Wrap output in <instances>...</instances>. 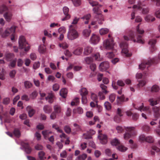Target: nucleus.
I'll use <instances>...</instances> for the list:
<instances>
[{
	"label": "nucleus",
	"instance_id": "obj_10",
	"mask_svg": "<svg viewBox=\"0 0 160 160\" xmlns=\"http://www.w3.org/2000/svg\"><path fill=\"white\" fill-rule=\"evenodd\" d=\"M80 92V94L82 96V103L83 104H85L87 102V99L86 96L88 94V91L86 88H82L81 89Z\"/></svg>",
	"mask_w": 160,
	"mask_h": 160
},
{
	"label": "nucleus",
	"instance_id": "obj_7",
	"mask_svg": "<svg viewBox=\"0 0 160 160\" xmlns=\"http://www.w3.org/2000/svg\"><path fill=\"white\" fill-rule=\"evenodd\" d=\"M114 45V43L112 39H107L103 42V46L107 50L112 49Z\"/></svg>",
	"mask_w": 160,
	"mask_h": 160
},
{
	"label": "nucleus",
	"instance_id": "obj_36",
	"mask_svg": "<svg viewBox=\"0 0 160 160\" xmlns=\"http://www.w3.org/2000/svg\"><path fill=\"white\" fill-rule=\"evenodd\" d=\"M25 151L27 153H29L31 151V148L28 146L27 143H25L24 145Z\"/></svg>",
	"mask_w": 160,
	"mask_h": 160
},
{
	"label": "nucleus",
	"instance_id": "obj_23",
	"mask_svg": "<svg viewBox=\"0 0 160 160\" xmlns=\"http://www.w3.org/2000/svg\"><path fill=\"white\" fill-rule=\"evenodd\" d=\"M68 93V90L65 88L61 89L60 91V95L63 98H65Z\"/></svg>",
	"mask_w": 160,
	"mask_h": 160
},
{
	"label": "nucleus",
	"instance_id": "obj_33",
	"mask_svg": "<svg viewBox=\"0 0 160 160\" xmlns=\"http://www.w3.org/2000/svg\"><path fill=\"white\" fill-rule=\"evenodd\" d=\"M14 55L13 53H8L6 55V59L8 61H11L14 57Z\"/></svg>",
	"mask_w": 160,
	"mask_h": 160
},
{
	"label": "nucleus",
	"instance_id": "obj_12",
	"mask_svg": "<svg viewBox=\"0 0 160 160\" xmlns=\"http://www.w3.org/2000/svg\"><path fill=\"white\" fill-rule=\"evenodd\" d=\"M153 62L152 60L151 59L149 60L148 61H144L139 65V69L143 70L146 67V65H148V66L147 67L148 68Z\"/></svg>",
	"mask_w": 160,
	"mask_h": 160
},
{
	"label": "nucleus",
	"instance_id": "obj_38",
	"mask_svg": "<svg viewBox=\"0 0 160 160\" xmlns=\"http://www.w3.org/2000/svg\"><path fill=\"white\" fill-rule=\"evenodd\" d=\"M117 149L119 151L122 152H124L128 149L127 148L123 145H121L117 147Z\"/></svg>",
	"mask_w": 160,
	"mask_h": 160
},
{
	"label": "nucleus",
	"instance_id": "obj_31",
	"mask_svg": "<svg viewBox=\"0 0 160 160\" xmlns=\"http://www.w3.org/2000/svg\"><path fill=\"white\" fill-rule=\"evenodd\" d=\"M160 151V149L159 148H157V147L154 146L152 147V150L151 151V154L154 155L155 154V152H158Z\"/></svg>",
	"mask_w": 160,
	"mask_h": 160
},
{
	"label": "nucleus",
	"instance_id": "obj_1",
	"mask_svg": "<svg viewBox=\"0 0 160 160\" xmlns=\"http://www.w3.org/2000/svg\"><path fill=\"white\" fill-rule=\"evenodd\" d=\"M143 4L141 2H138L137 5H135L133 7L134 10L131 13L132 19H133L135 18V12H138L140 13L145 14L147 13L148 10V9L143 8Z\"/></svg>",
	"mask_w": 160,
	"mask_h": 160
},
{
	"label": "nucleus",
	"instance_id": "obj_14",
	"mask_svg": "<svg viewBox=\"0 0 160 160\" xmlns=\"http://www.w3.org/2000/svg\"><path fill=\"white\" fill-rule=\"evenodd\" d=\"M69 8L67 7H64L63 8V12L65 17L62 19V21H65L69 19L70 18V16L68 14Z\"/></svg>",
	"mask_w": 160,
	"mask_h": 160
},
{
	"label": "nucleus",
	"instance_id": "obj_42",
	"mask_svg": "<svg viewBox=\"0 0 160 160\" xmlns=\"http://www.w3.org/2000/svg\"><path fill=\"white\" fill-rule=\"evenodd\" d=\"M84 60L87 64H90L93 61L92 57H86L84 58Z\"/></svg>",
	"mask_w": 160,
	"mask_h": 160
},
{
	"label": "nucleus",
	"instance_id": "obj_16",
	"mask_svg": "<svg viewBox=\"0 0 160 160\" xmlns=\"http://www.w3.org/2000/svg\"><path fill=\"white\" fill-rule=\"evenodd\" d=\"M98 138L102 144H104L107 143V136L105 134H100L98 136Z\"/></svg>",
	"mask_w": 160,
	"mask_h": 160
},
{
	"label": "nucleus",
	"instance_id": "obj_60",
	"mask_svg": "<svg viewBox=\"0 0 160 160\" xmlns=\"http://www.w3.org/2000/svg\"><path fill=\"white\" fill-rule=\"evenodd\" d=\"M59 88V86L57 83L54 84L52 86V89L53 91H58Z\"/></svg>",
	"mask_w": 160,
	"mask_h": 160
},
{
	"label": "nucleus",
	"instance_id": "obj_54",
	"mask_svg": "<svg viewBox=\"0 0 160 160\" xmlns=\"http://www.w3.org/2000/svg\"><path fill=\"white\" fill-rule=\"evenodd\" d=\"M109 99L110 101L112 102L115 100L116 98V95L114 93H112L111 94L109 97Z\"/></svg>",
	"mask_w": 160,
	"mask_h": 160
},
{
	"label": "nucleus",
	"instance_id": "obj_46",
	"mask_svg": "<svg viewBox=\"0 0 160 160\" xmlns=\"http://www.w3.org/2000/svg\"><path fill=\"white\" fill-rule=\"evenodd\" d=\"M147 81L146 80H142L139 81V83L138 84V85L139 87H143L145 86L146 84L147 83Z\"/></svg>",
	"mask_w": 160,
	"mask_h": 160
},
{
	"label": "nucleus",
	"instance_id": "obj_52",
	"mask_svg": "<svg viewBox=\"0 0 160 160\" xmlns=\"http://www.w3.org/2000/svg\"><path fill=\"white\" fill-rule=\"evenodd\" d=\"M125 129L122 127L121 126H118L116 127V129L118 133H121Z\"/></svg>",
	"mask_w": 160,
	"mask_h": 160
},
{
	"label": "nucleus",
	"instance_id": "obj_48",
	"mask_svg": "<svg viewBox=\"0 0 160 160\" xmlns=\"http://www.w3.org/2000/svg\"><path fill=\"white\" fill-rule=\"evenodd\" d=\"M79 102V98H76L73 99L71 102L72 106H74L78 104Z\"/></svg>",
	"mask_w": 160,
	"mask_h": 160
},
{
	"label": "nucleus",
	"instance_id": "obj_59",
	"mask_svg": "<svg viewBox=\"0 0 160 160\" xmlns=\"http://www.w3.org/2000/svg\"><path fill=\"white\" fill-rule=\"evenodd\" d=\"M153 138L151 136H148L146 137V141L151 143L153 142Z\"/></svg>",
	"mask_w": 160,
	"mask_h": 160
},
{
	"label": "nucleus",
	"instance_id": "obj_62",
	"mask_svg": "<svg viewBox=\"0 0 160 160\" xmlns=\"http://www.w3.org/2000/svg\"><path fill=\"white\" fill-rule=\"evenodd\" d=\"M152 110L154 113H158L160 111V107H158L157 106L153 107L152 108Z\"/></svg>",
	"mask_w": 160,
	"mask_h": 160
},
{
	"label": "nucleus",
	"instance_id": "obj_37",
	"mask_svg": "<svg viewBox=\"0 0 160 160\" xmlns=\"http://www.w3.org/2000/svg\"><path fill=\"white\" fill-rule=\"evenodd\" d=\"M111 143L112 145L116 146L120 144V141L117 138H115L111 141Z\"/></svg>",
	"mask_w": 160,
	"mask_h": 160
},
{
	"label": "nucleus",
	"instance_id": "obj_15",
	"mask_svg": "<svg viewBox=\"0 0 160 160\" xmlns=\"http://www.w3.org/2000/svg\"><path fill=\"white\" fill-rule=\"evenodd\" d=\"M135 108L136 109L140 111L141 112L142 111H148L149 112H150V107L149 106H144L143 103H142L141 105L138 108L135 107Z\"/></svg>",
	"mask_w": 160,
	"mask_h": 160
},
{
	"label": "nucleus",
	"instance_id": "obj_57",
	"mask_svg": "<svg viewBox=\"0 0 160 160\" xmlns=\"http://www.w3.org/2000/svg\"><path fill=\"white\" fill-rule=\"evenodd\" d=\"M4 69L2 68L1 72H0V79L3 80L5 79V77L4 74Z\"/></svg>",
	"mask_w": 160,
	"mask_h": 160
},
{
	"label": "nucleus",
	"instance_id": "obj_49",
	"mask_svg": "<svg viewBox=\"0 0 160 160\" xmlns=\"http://www.w3.org/2000/svg\"><path fill=\"white\" fill-rule=\"evenodd\" d=\"M87 157V155L85 153H84L81 155L78 156L76 159L77 160H85Z\"/></svg>",
	"mask_w": 160,
	"mask_h": 160
},
{
	"label": "nucleus",
	"instance_id": "obj_64",
	"mask_svg": "<svg viewBox=\"0 0 160 160\" xmlns=\"http://www.w3.org/2000/svg\"><path fill=\"white\" fill-rule=\"evenodd\" d=\"M10 102V99L8 98H6L3 100V103L5 105L8 104Z\"/></svg>",
	"mask_w": 160,
	"mask_h": 160
},
{
	"label": "nucleus",
	"instance_id": "obj_25",
	"mask_svg": "<svg viewBox=\"0 0 160 160\" xmlns=\"http://www.w3.org/2000/svg\"><path fill=\"white\" fill-rule=\"evenodd\" d=\"M93 59L97 61H101L102 60V58L100 57L99 53H97L93 54L92 56Z\"/></svg>",
	"mask_w": 160,
	"mask_h": 160
},
{
	"label": "nucleus",
	"instance_id": "obj_19",
	"mask_svg": "<svg viewBox=\"0 0 160 160\" xmlns=\"http://www.w3.org/2000/svg\"><path fill=\"white\" fill-rule=\"evenodd\" d=\"M12 16V13L11 12H7L3 14V17L8 22H9Z\"/></svg>",
	"mask_w": 160,
	"mask_h": 160
},
{
	"label": "nucleus",
	"instance_id": "obj_30",
	"mask_svg": "<svg viewBox=\"0 0 160 160\" xmlns=\"http://www.w3.org/2000/svg\"><path fill=\"white\" fill-rule=\"evenodd\" d=\"M91 17V15L90 14H88L86 15H84L83 17L82 18L83 19V20H86L84 22V23L86 24H87L88 22V21Z\"/></svg>",
	"mask_w": 160,
	"mask_h": 160
},
{
	"label": "nucleus",
	"instance_id": "obj_63",
	"mask_svg": "<svg viewBox=\"0 0 160 160\" xmlns=\"http://www.w3.org/2000/svg\"><path fill=\"white\" fill-rule=\"evenodd\" d=\"M106 56L109 58H112L114 56V54L112 52H107L106 54Z\"/></svg>",
	"mask_w": 160,
	"mask_h": 160
},
{
	"label": "nucleus",
	"instance_id": "obj_35",
	"mask_svg": "<svg viewBox=\"0 0 160 160\" xmlns=\"http://www.w3.org/2000/svg\"><path fill=\"white\" fill-rule=\"evenodd\" d=\"M8 10V8L4 5H0V14H2L4 11Z\"/></svg>",
	"mask_w": 160,
	"mask_h": 160
},
{
	"label": "nucleus",
	"instance_id": "obj_34",
	"mask_svg": "<svg viewBox=\"0 0 160 160\" xmlns=\"http://www.w3.org/2000/svg\"><path fill=\"white\" fill-rule=\"evenodd\" d=\"M109 30L107 28H102L99 30V33L101 35H104L108 32Z\"/></svg>",
	"mask_w": 160,
	"mask_h": 160
},
{
	"label": "nucleus",
	"instance_id": "obj_26",
	"mask_svg": "<svg viewBox=\"0 0 160 160\" xmlns=\"http://www.w3.org/2000/svg\"><path fill=\"white\" fill-rule=\"evenodd\" d=\"M27 110H28V114L29 116L31 117L35 112V111L31 108V107L30 106H28L26 108Z\"/></svg>",
	"mask_w": 160,
	"mask_h": 160
},
{
	"label": "nucleus",
	"instance_id": "obj_2",
	"mask_svg": "<svg viewBox=\"0 0 160 160\" xmlns=\"http://www.w3.org/2000/svg\"><path fill=\"white\" fill-rule=\"evenodd\" d=\"M125 129L126 131L123 134V138L125 140H128L136 134V132L134 127H125Z\"/></svg>",
	"mask_w": 160,
	"mask_h": 160
},
{
	"label": "nucleus",
	"instance_id": "obj_20",
	"mask_svg": "<svg viewBox=\"0 0 160 160\" xmlns=\"http://www.w3.org/2000/svg\"><path fill=\"white\" fill-rule=\"evenodd\" d=\"M52 110V108L51 106L46 105L43 106V110L45 113L49 114L51 112Z\"/></svg>",
	"mask_w": 160,
	"mask_h": 160
},
{
	"label": "nucleus",
	"instance_id": "obj_56",
	"mask_svg": "<svg viewBox=\"0 0 160 160\" xmlns=\"http://www.w3.org/2000/svg\"><path fill=\"white\" fill-rule=\"evenodd\" d=\"M59 46L60 48H62L63 49H65L68 47V45L66 42H63L62 43L59 44Z\"/></svg>",
	"mask_w": 160,
	"mask_h": 160
},
{
	"label": "nucleus",
	"instance_id": "obj_29",
	"mask_svg": "<svg viewBox=\"0 0 160 160\" xmlns=\"http://www.w3.org/2000/svg\"><path fill=\"white\" fill-rule=\"evenodd\" d=\"M160 89L159 87L157 85H154L151 88V91L152 92H158Z\"/></svg>",
	"mask_w": 160,
	"mask_h": 160
},
{
	"label": "nucleus",
	"instance_id": "obj_4",
	"mask_svg": "<svg viewBox=\"0 0 160 160\" xmlns=\"http://www.w3.org/2000/svg\"><path fill=\"white\" fill-rule=\"evenodd\" d=\"M67 38L71 40H74L78 36V34L77 31L74 29L72 28V25H70L69 27Z\"/></svg>",
	"mask_w": 160,
	"mask_h": 160
},
{
	"label": "nucleus",
	"instance_id": "obj_44",
	"mask_svg": "<svg viewBox=\"0 0 160 160\" xmlns=\"http://www.w3.org/2000/svg\"><path fill=\"white\" fill-rule=\"evenodd\" d=\"M51 133V132L48 130H45L42 132V133L43 135L44 138L46 139L48 137L49 134Z\"/></svg>",
	"mask_w": 160,
	"mask_h": 160
},
{
	"label": "nucleus",
	"instance_id": "obj_13",
	"mask_svg": "<svg viewBox=\"0 0 160 160\" xmlns=\"http://www.w3.org/2000/svg\"><path fill=\"white\" fill-rule=\"evenodd\" d=\"M100 40L99 37L96 34H93L91 37L90 42L91 43L95 45L98 43Z\"/></svg>",
	"mask_w": 160,
	"mask_h": 160
},
{
	"label": "nucleus",
	"instance_id": "obj_27",
	"mask_svg": "<svg viewBox=\"0 0 160 160\" xmlns=\"http://www.w3.org/2000/svg\"><path fill=\"white\" fill-rule=\"evenodd\" d=\"M156 42V41L153 39L150 40L148 42V44L150 46V48H152V51L155 49V45Z\"/></svg>",
	"mask_w": 160,
	"mask_h": 160
},
{
	"label": "nucleus",
	"instance_id": "obj_39",
	"mask_svg": "<svg viewBox=\"0 0 160 160\" xmlns=\"http://www.w3.org/2000/svg\"><path fill=\"white\" fill-rule=\"evenodd\" d=\"M45 155V153L43 151H42L39 152L38 155L40 160H44L46 158Z\"/></svg>",
	"mask_w": 160,
	"mask_h": 160
},
{
	"label": "nucleus",
	"instance_id": "obj_6",
	"mask_svg": "<svg viewBox=\"0 0 160 160\" xmlns=\"http://www.w3.org/2000/svg\"><path fill=\"white\" fill-rule=\"evenodd\" d=\"M120 48H122V54L126 57H130L132 55L131 52L128 49V44L126 42H122L120 44Z\"/></svg>",
	"mask_w": 160,
	"mask_h": 160
},
{
	"label": "nucleus",
	"instance_id": "obj_40",
	"mask_svg": "<svg viewBox=\"0 0 160 160\" xmlns=\"http://www.w3.org/2000/svg\"><path fill=\"white\" fill-rule=\"evenodd\" d=\"M46 47L44 45H41L38 48V51L40 53H43L46 51Z\"/></svg>",
	"mask_w": 160,
	"mask_h": 160
},
{
	"label": "nucleus",
	"instance_id": "obj_5",
	"mask_svg": "<svg viewBox=\"0 0 160 160\" xmlns=\"http://www.w3.org/2000/svg\"><path fill=\"white\" fill-rule=\"evenodd\" d=\"M15 27L13 26H12L10 28H7L2 33V36L3 37H5L6 36H8L10 34H12L11 39L12 41H14L15 39V36L14 33L15 31Z\"/></svg>",
	"mask_w": 160,
	"mask_h": 160
},
{
	"label": "nucleus",
	"instance_id": "obj_17",
	"mask_svg": "<svg viewBox=\"0 0 160 160\" xmlns=\"http://www.w3.org/2000/svg\"><path fill=\"white\" fill-rule=\"evenodd\" d=\"M93 51V48L90 46H87L84 48L83 54L85 55H88L91 53Z\"/></svg>",
	"mask_w": 160,
	"mask_h": 160
},
{
	"label": "nucleus",
	"instance_id": "obj_43",
	"mask_svg": "<svg viewBox=\"0 0 160 160\" xmlns=\"http://www.w3.org/2000/svg\"><path fill=\"white\" fill-rule=\"evenodd\" d=\"M25 87L27 88H29L32 87V84L30 82L26 81L24 82Z\"/></svg>",
	"mask_w": 160,
	"mask_h": 160
},
{
	"label": "nucleus",
	"instance_id": "obj_8",
	"mask_svg": "<svg viewBox=\"0 0 160 160\" xmlns=\"http://www.w3.org/2000/svg\"><path fill=\"white\" fill-rule=\"evenodd\" d=\"M134 35L132 34L130 35L129 36H124V38L126 40H130L133 41L134 42H137L141 44H143L144 41L141 38L142 36L141 35H138L137 38V40L133 39Z\"/></svg>",
	"mask_w": 160,
	"mask_h": 160
},
{
	"label": "nucleus",
	"instance_id": "obj_51",
	"mask_svg": "<svg viewBox=\"0 0 160 160\" xmlns=\"http://www.w3.org/2000/svg\"><path fill=\"white\" fill-rule=\"evenodd\" d=\"M66 32V29L65 27H61L58 29V32L60 34H64Z\"/></svg>",
	"mask_w": 160,
	"mask_h": 160
},
{
	"label": "nucleus",
	"instance_id": "obj_11",
	"mask_svg": "<svg viewBox=\"0 0 160 160\" xmlns=\"http://www.w3.org/2000/svg\"><path fill=\"white\" fill-rule=\"evenodd\" d=\"M109 67V62L107 61L103 62H101L99 66V69L101 71H105Z\"/></svg>",
	"mask_w": 160,
	"mask_h": 160
},
{
	"label": "nucleus",
	"instance_id": "obj_32",
	"mask_svg": "<svg viewBox=\"0 0 160 160\" xmlns=\"http://www.w3.org/2000/svg\"><path fill=\"white\" fill-rule=\"evenodd\" d=\"M100 87L102 90V92L105 94H107L109 92V91L107 90V87L103 84H101L100 85Z\"/></svg>",
	"mask_w": 160,
	"mask_h": 160
},
{
	"label": "nucleus",
	"instance_id": "obj_18",
	"mask_svg": "<svg viewBox=\"0 0 160 160\" xmlns=\"http://www.w3.org/2000/svg\"><path fill=\"white\" fill-rule=\"evenodd\" d=\"M54 95L52 93H49L48 94L47 97L45 98L46 100L50 103H52L54 101Z\"/></svg>",
	"mask_w": 160,
	"mask_h": 160
},
{
	"label": "nucleus",
	"instance_id": "obj_50",
	"mask_svg": "<svg viewBox=\"0 0 160 160\" xmlns=\"http://www.w3.org/2000/svg\"><path fill=\"white\" fill-rule=\"evenodd\" d=\"M72 2L74 6L75 7H78L81 4V0H72Z\"/></svg>",
	"mask_w": 160,
	"mask_h": 160
},
{
	"label": "nucleus",
	"instance_id": "obj_45",
	"mask_svg": "<svg viewBox=\"0 0 160 160\" xmlns=\"http://www.w3.org/2000/svg\"><path fill=\"white\" fill-rule=\"evenodd\" d=\"M52 128L56 130L58 132L62 133V130L59 128V127L56 124H53Z\"/></svg>",
	"mask_w": 160,
	"mask_h": 160
},
{
	"label": "nucleus",
	"instance_id": "obj_28",
	"mask_svg": "<svg viewBox=\"0 0 160 160\" xmlns=\"http://www.w3.org/2000/svg\"><path fill=\"white\" fill-rule=\"evenodd\" d=\"M83 48H78L75 49L73 52L74 54L76 55H79L82 52Z\"/></svg>",
	"mask_w": 160,
	"mask_h": 160
},
{
	"label": "nucleus",
	"instance_id": "obj_21",
	"mask_svg": "<svg viewBox=\"0 0 160 160\" xmlns=\"http://www.w3.org/2000/svg\"><path fill=\"white\" fill-rule=\"evenodd\" d=\"M54 112L57 114L62 112V109L61 106L58 104H56L53 106Z\"/></svg>",
	"mask_w": 160,
	"mask_h": 160
},
{
	"label": "nucleus",
	"instance_id": "obj_22",
	"mask_svg": "<svg viewBox=\"0 0 160 160\" xmlns=\"http://www.w3.org/2000/svg\"><path fill=\"white\" fill-rule=\"evenodd\" d=\"M83 109L81 107H78L76 108L73 109V113L74 114H82L83 113Z\"/></svg>",
	"mask_w": 160,
	"mask_h": 160
},
{
	"label": "nucleus",
	"instance_id": "obj_24",
	"mask_svg": "<svg viewBox=\"0 0 160 160\" xmlns=\"http://www.w3.org/2000/svg\"><path fill=\"white\" fill-rule=\"evenodd\" d=\"M89 28L88 29H85L82 32V34L83 36L85 37H88L90 34L91 32V30L90 29V26H88Z\"/></svg>",
	"mask_w": 160,
	"mask_h": 160
},
{
	"label": "nucleus",
	"instance_id": "obj_58",
	"mask_svg": "<svg viewBox=\"0 0 160 160\" xmlns=\"http://www.w3.org/2000/svg\"><path fill=\"white\" fill-rule=\"evenodd\" d=\"M16 61L17 59L15 58L11 62L10 64L9 65V67L10 68H14L16 65Z\"/></svg>",
	"mask_w": 160,
	"mask_h": 160
},
{
	"label": "nucleus",
	"instance_id": "obj_47",
	"mask_svg": "<svg viewBox=\"0 0 160 160\" xmlns=\"http://www.w3.org/2000/svg\"><path fill=\"white\" fill-rule=\"evenodd\" d=\"M104 106L105 108L108 110H110L111 108V106L110 103L108 101L104 103Z\"/></svg>",
	"mask_w": 160,
	"mask_h": 160
},
{
	"label": "nucleus",
	"instance_id": "obj_53",
	"mask_svg": "<svg viewBox=\"0 0 160 160\" xmlns=\"http://www.w3.org/2000/svg\"><path fill=\"white\" fill-rule=\"evenodd\" d=\"M13 134L15 137L19 138L21 135V133L19 130L18 129H15L13 131Z\"/></svg>",
	"mask_w": 160,
	"mask_h": 160
},
{
	"label": "nucleus",
	"instance_id": "obj_61",
	"mask_svg": "<svg viewBox=\"0 0 160 160\" xmlns=\"http://www.w3.org/2000/svg\"><path fill=\"white\" fill-rule=\"evenodd\" d=\"M64 130L65 131L68 133H69L71 132V129L70 127L68 125L65 126L64 127Z\"/></svg>",
	"mask_w": 160,
	"mask_h": 160
},
{
	"label": "nucleus",
	"instance_id": "obj_9",
	"mask_svg": "<svg viewBox=\"0 0 160 160\" xmlns=\"http://www.w3.org/2000/svg\"><path fill=\"white\" fill-rule=\"evenodd\" d=\"M99 6L94 7L93 9V11L94 13H96L98 15V17H97L98 20V23L99 24H101L102 23V22L104 21L103 16L101 14V12L99 9Z\"/></svg>",
	"mask_w": 160,
	"mask_h": 160
},
{
	"label": "nucleus",
	"instance_id": "obj_41",
	"mask_svg": "<svg viewBox=\"0 0 160 160\" xmlns=\"http://www.w3.org/2000/svg\"><path fill=\"white\" fill-rule=\"evenodd\" d=\"M148 101L150 103V105L152 106L156 105L158 103L157 101L153 98L149 99Z\"/></svg>",
	"mask_w": 160,
	"mask_h": 160
},
{
	"label": "nucleus",
	"instance_id": "obj_3",
	"mask_svg": "<svg viewBox=\"0 0 160 160\" xmlns=\"http://www.w3.org/2000/svg\"><path fill=\"white\" fill-rule=\"evenodd\" d=\"M19 47L20 49L24 48L25 51H28L30 48V47L26 42L24 36H21L20 37L18 41Z\"/></svg>",
	"mask_w": 160,
	"mask_h": 160
},
{
	"label": "nucleus",
	"instance_id": "obj_55",
	"mask_svg": "<svg viewBox=\"0 0 160 160\" xmlns=\"http://www.w3.org/2000/svg\"><path fill=\"white\" fill-rule=\"evenodd\" d=\"M104 92H99L98 93V96L100 100H104L105 98V96L104 94Z\"/></svg>",
	"mask_w": 160,
	"mask_h": 160
}]
</instances>
